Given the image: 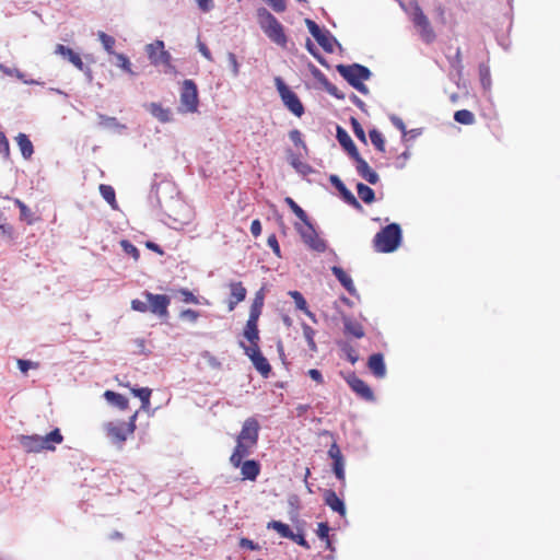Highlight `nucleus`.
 I'll return each mask as SVG.
<instances>
[{"mask_svg": "<svg viewBox=\"0 0 560 560\" xmlns=\"http://www.w3.org/2000/svg\"><path fill=\"white\" fill-rule=\"evenodd\" d=\"M144 301L135 299L131 301V308L140 313L150 312L161 319H166L170 315L168 306L171 299L166 294H153L149 291L142 292Z\"/></svg>", "mask_w": 560, "mask_h": 560, "instance_id": "1", "label": "nucleus"}, {"mask_svg": "<svg viewBox=\"0 0 560 560\" xmlns=\"http://www.w3.org/2000/svg\"><path fill=\"white\" fill-rule=\"evenodd\" d=\"M63 436L59 429H55L45 436L37 434L21 435L19 442L22 447L28 453H39L42 451H55L56 444H61Z\"/></svg>", "mask_w": 560, "mask_h": 560, "instance_id": "2", "label": "nucleus"}, {"mask_svg": "<svg viewBox=\"0 0 560 560\" xmlns=\"http://www.w3.org/2000/svg\"><path fill=\"white\" fill-rule=\"evenodd\" d=\"M138 415L139 411H136L127 422L107 421L104 423L103 429L112 443L121 446L135 433Z\"/></svg>", "mask_w": 560, "mask_h": 560, "instance_id": "3", "label": "nucleus"}, {"mask_svg": "<svg viewBox=\"0 0 560 560\" xmlns=\"http://www.w3.org/2000/svg\"><path fill=\"white\" fill-rule=\"evenodd\" d=\"M258 23L264 33L277 45L284 47L287 36L281 23L265 8L257 10Z\"/></svg>", "mask_w": 560, "mask_h": 560, "instance_id": "4", "label": "nucleus"}, {"mask_svg": "<svg viewBox=\"0 0 560 560\" xmlns=\"http://www.w3.org/2000/svg\"><path fill=\"white\" fill-rule=\"evenodd\" d=\"M401 230L397 223H392L383 228L374 236V248L378 253H392L400 244Z\"/></svg>", "mask_w": 560, "mask_h": 560, "instance_id": "5", "label": "nucleus"}, {"mask_svg": "<svg viewBox=\"0 0 560 560\" xmlns=\"http://www.w3.org/2000/svg\"><path fill=\"white\" fill-rule=\"evenodd\" d=\"M336 69L339 74L360 93L366 94L369 92L368 86L363 83V81L369 80L371 77V71L366 67L353 63L349 66L338 65Z\"/></svg>", "mask_w": 560, "mask_h": 560, "instance_id": "6", "label": "nucleus"}, {"mask_svg": "<svg viewBox=\"0 0 560 560\" xmlns=\"http://www.w3.org/2000/svg\"><path fill=\"white\" fill-rule=\"evenodd\" d=\"M410 18L415 26L419 30L421 38L425 43H432L435 39V33L430 24L428 16L423 13L417 1L409 3Z\"/></svg>", "mask_w": 560, "mask_h": 560, "instance_id": "7", "label": "nucleus"}, {"mask_svg": "<svg viewBox=\"0 0 560 560\" xmlns=\"http://www.w3.org/2000/svg\"><path fill=\"white\" fill-rule=\"evenodd\" d=\"M294 228L296 232L300 234L303 242L313 250L317 253H323L326 250V243L323 238H320L311 223L310 219L306 222L295 223Z\"/></svg>", "mask_w": 560, "mask_h": 560, "instance_id": "8", "label": "nucleus"}, {"mask_svg": "<svg viewBox=\"0 0 560 560\" xmlns=\"http://www.w3.org/2000/svg\"><path fill=\"white\" fill-rule=\"evenodd\" d=\"M277 90L284 106L295 116L301 117L304 114V107L298 95L291 91L280 77L275 79Z\"/></svg>", "mask_w": 560, "mask_h": 560, "instance_id": "9", "label": "nucleus"}, {"mask_svg": "<svg viewBox=\"0 0 560 560\" xmlns=\"http://www.w3.org/2000/svg\"><path fill=\"white\" fill-rule=\"evenodd\" d=\"M199 98L196 83L190 80H184L180 90V110L184 113H195L198 109Z\"/></svg>", "mask_w": 560, "mask_h": 560, "instance_id": "10", "label": "nucleus"}, {"mask_svg": "<svg viewBox=\"0 0 560 560\" xmlns=\"http://www.w3.org/2000/svg\"><path fill=\"white\" fill-rule=\"evenodd\" d=\"M145 51H147L148 58L152 65H154V66L163 65L164 67H166L168 69L174 68L171 62L172 56L167 50H165L163 40L158 39L151 44H148L145 46Z\"/></svg>", "mask_w": 560, "mask_h": 560, "instance_id": "11", "label": "nucleus"}, {"mask_svg": "<svg viewBox=\"0 0 560 560\" xmlns=\"http://www.w3.org/2000/svg\"><path fill=\"white\" fill-rule=\"evenodd\" d=\"M305 24L312 36L326 52H334L336 38L327 31L322 30L313 20L306 19Z\"/></svg>", "mask_w": 560, "mask_h": 560, "instance_id": "12", "label": "nucleus"}, {"mask_svg": "<svg viewBox=\"0 0 560 560\" xmlns=\"http://www.w3.org/2000/svg\"><path fill=\"white\" fill-rule=\"evenodd\" d=\"M242 346L255 369L260 373L262 377H268L271 372V366L268 360L261 354L259 346L246 347L243 343Z\"/></svg>", "mask_w": 560, "mask_h": 560, "instance_id": "13", "label": "nucleus"}, {"mask_svg": "<svg viewBox=\"0 0 560 560\" xmlns=\"http://www.w3.org/2000/svg\"><path fill=\"white\" fill-rule=\"evenodd\" d=\"M257 446L254 442H247L236 436V445L230 456V464L237 468L241 465V460L249 456L253 450Z\"/></svg>", "mask_w": 560, "mask_h": 560, "instance_id": "14", "label": "nucleus"}, {"mask_svg": "<svg viewBox=\"0 0 560 560\" xmlns=\"http://www.w3.org/2000/svg\"><path fill=\"white\" fill-rule=\"evenodd\" d=\"M347 384L350 388L362 399L366 401L374 400V394L371 387L354 373L349 374L346 377Z\"/></svg>", "mask_w": 560, "mask_h": 560, "instance_id": "15", "label": "nucleus"}, {"mask_svg": "<svg viewBox=\"0 0 560 560\" xmlns=\"http://www.w3.org/2000/svg\"><path fill=\"white\" fill-rule=\"evenodd\" d=\"M259 429L260 425L256 418H247L243 422L242 429L237 436L242 440H246L247 442H254L257 444L259 438Z\"/></svg>", "mask_w": 560, "mask_h": 560, "instance_id": "16", "label": "nucleus"}, {"mask_svg": "<svg viewBox=\"0 0 560 560\" xmlns=\"http://www.w3.org/2000/svg\"><path fill=\"white\" fill-rule=\"evenodd\" d=\"M353 160L355 162L357 172L363 179L372 185L378 183L380 177L377 173L370 167L368 162L360 154L353 158Z\"/></svg>", "mask_w": 560, "mask_h": 560, "instance_id": "17", "label": "nucleus"}, {"mask_svg": "<svg viewBox=\"0 0 560 560\" xmlns=\"http://www.w3.org/2000/svg\"><path fill=\"white\" fill-rule=\"evenodd\" d=\"M55 54L61 56L63 59L68 60L70 63H72L78 70L83 71L84 70V63L81 59V56L72 50L71 48L58 44L55 47Z\"/></svg>", "mask_w": 560, "mask_h": 560, "instance_id": "18", "label": "nucleus"}, {"mask_svg": "<svg viewBox=\"0 0 560 560\" xmlns=\"http://www.w3.org/2000/svg\"><path fill=\"white\" fill-rule=\"evenodd\" d=\"M330 183L335 186V188L340 192L345 202L350 205L355 209H361V205L354 195L346 187V185L341 182V179L337 175L330 176Z\"/></svg>", "mask_w": 560, "mask_h": 560, "instance_id": "19", "label": "nucleus"}, {"mask_svg": "<svg viewBox=\"0 0 560 560\" xmlns=\"http://www.w3.org/2000/svg\"><path fill=\"white\" fill-rule=\"evenodd\" d=\"M241 475L243 480L255 481L260 474V464L254 459L241 460Z\"/></svg>", "mask_w": 560, "mask_h": 560, "instance_id": "20", "label": "nucleus"}, {"mask_svg": "<svg viewBox=\"0 0 560 560\" xmlns=\"http://www.w3.org/2000/svg\"><path fill=\"white\" fill-rule=\"evenodd\" d=\"M325 504L328 505L334 512L340 516H346L347 510L345 502L337 495L334 490H326L324 493Z\"/></svg>", "mask_w": 560, "mask_h": 560, "instance_id": "21", "label": "nucleus"}, {"mask_svg": "<svg viewBox=\"0 0 560 560\" xmlns=\"http://www.w3.org/2000/svg\"><path fill=\"white\" fill-rule=\"evenodd\" d=\"M368 368L377 378H383L386 375V366L382 353H374L368 360Z\"/></svg>", "mask_w": 560, "mask_h": 560, "instance_id": "22", "label": "nucleus"}, {"mask_svg": "<svg viewBox=\"0 0 560 560\" xmlns=\"http://www.w3.org/2000/svg\"><path fill=\"white\" fill-rule=\"evenodd\" d=\"M230 290L229 311H233L240 302L245 300L247 291L242 282H232Z\"/></svg>", "mask_w": 560, "mask_h": 560, "instance_id": "23", "label": "nucleus"}, {"mask_svg": "<svg viewBox=\"0 0 560 560\" xmlns=\"http://www.w3.org/2000/svg\"><path fill=\"white\" fill-rule=\"evenodd\" d=\"M343 328H345V335L352 336L354 338L361 339L365 336L364 328L361 323L358 320L345 316L342 318Z\"/></svg>", "mask_w": 560, "mask_h": 560, "instance_id": "24", "label": "nucleus"}, {"mask_svg": "<svg viewBox=\"0 0 560 560\" xmlns=\"http://www.w3.org/2000/svg\"><path fill=\"white\" fill-rule=\"evenodd\" d=\"M337 139L341 147L348 152L351 159L360 154L351 137L341 127H337Z\"/></svg>", "mask_w": 560, "mask_h": 560, "instance_id": "25", "label": "nucleus"}, {"mask_svg": "<svg viewBox=\"0 0 560 560\" xmlns=\"http://www.w3.org/2000/svg\"><path fill=\"white\" fill-rule=\"evenodd\" d=\"M244 337L249 341V347L258 346L259 342V330L258 319L248 318L243 331Z\"/></svg>", "mask_w": 560, "mask_h": 560, "instance_id": "26", "label": "nucleus"}, {"mask_svg": "<svg viewBox=\"0 0 560 560\" xmlns=\"http://www.w3.org/2000/svg\"><path fill=\"white\" fill-rule=\"evenodd\" d=\"M331 272L351 295L355 294V287L351 277L341 267L332 266Z\"/></svg>", "mask_w": 560, "mask_h": 560, "instance_id": "27", "label": "nucleus"}, {"mask_svg": "<svg viewBox=\"0 0 560 560\" xmlns=\"http://www.w3.org/2000/svg\"><path fill=\"white\" fill-rule=\"evenodd\" d=\"M104 398L115 405L119 410H127L129 408V400L121 394H118L113 390H106L104 393Z\"/></svg>", "mask_w": 560, "mask_h": 560, "instance_id": "28", "label": "nucleus"}, {"mask_svg": "<svg viewBox=\"0 0 560 560\" xmlns=\"http://www.w3.org/2000/svg\"><path fill=\"white\" fill-rule=\"evenodd\" d=\"M16 143L20 148V151L24 159L28 160L34 153V148L32 141L28 139V137L25 133H19L15 137Z\"/></svg>", "mask_w": 560, "mask_h": 560, "instance_id": "29", "label": "nucleus"}, {"mask_svg": "<svg viewBox=\"0 0 560 560\" xmlns=\"http://www.w3.org/2000/svg\"><path fill=\"white\" fill-rule=\"evenodd\" d=\"M264 301H265L264 290L260 289L255 294V298H254L253 303L250 305L248 318L259 319V316L261 315V311H262V307H264Z\"/></svg>", "mask_w": 560, "mask_h": 560, "instance_id": "30", "label": "nucleus"}, {"mask_svg": "<svg viewBox=\"0 0 560 560\" xmlns=\"http://www.w3.org/2000/svg\"><path fill=\"white\" fill-rule=\"evenodd\" d=\"M267 528L275 529L282 538H293V532L288 524L280 521H271L267 524Z\"/></svg>", "mask_w": 560, "mask_h": 560, "instance_id": "31", "label": "nucleus"}, {"mask_svg": "<svg viewBox=\"0 0 560 560\" xmlns=\"http://www.w3.org/2000/svg\"><path fill=\"white\" fill-rule=\"evenodd\" d=\"M357 191L360 199L365 203H372L375 200L374 190L363 183H358Z\"/></svg>", "mask_w": 560, "mask_h": 560, "instance_id": "32", "label": "nucleus"}, {"mask_svg": "<svg viewBox=\"0 0 560 560\" xmlns=\"http://www.w3.org/2000/svg\"><path fill=\"white\" fill-rule=\"evenodd\" d=\"M130 390L136 397L140 398L141 404H142L141 408L143 410L149 409L150 397H151V393H152L151 389L148 387H142V388H130Z\"/></svg>", "mask_w": 560, "mask_h": 560, "instance_id": "33", "label": "nucleus"}, {"mask_svg": "<svg viewBox=\"0 0 560 560\" xmlns=\"http://www.w3.org/2000/svg\"><path fill=\"white\" fill-rule=\"evenodd\" d=\"M150 112L161 122H167L171 120L170 109L163 108L160 104L152 103L150 105Z\"/></svg>", "mask_w": 560, "mask_h": 560, "instance_id": "34", "label": "nucleus"}, {"mask_svg": "<svg viewBox=\"0 0 560 560\" xmlns=\"http://www.w3.org/2000/svg\"><path fill=\"white\" fill-rule=\"evenodd\" d=\"M100 194L102 197L114 208H117L116 194L112 186L101 184L100 185Z\"/></svg>", "mask_w": 560, "mask_h": 560, "instance_id": "35", "label": "nucleus"}, {"mask_svg": "<svg viewBox=\"0 0 560 560\" xmlns=\"http://www.w3.org/2000/svg\"><path fill=\"white\" fill-rule=\"evenodd\" d=\"M454 120L462 125H472L475 122V115L468 109H460L455 112Z\"/></svg>", "mask_w": 560, "mask_h": 560, "instance_id": "36", "label": "nucleus"}, {"mask_svg": "<svg viewBox=\"0 0 560 560\" xmlns=\"http://www.w3.org/2000/svg\"><path fill=\"white\" fill-rule=\"evenodd\" d=\"M478 72H479V79H480V83H481L482 88L485 90H489L491 88L490 68L487 65L481 63V65H479Z\"/></svg>", "mask_w": 560, "mask_h": 560, "instance_id": "37", "label": "nucleus"}, {"mask_svg": "<svg viewBox=\"0 0 560 560\" xmlns=\"http://www.w3.org/2000/svg\"><path fill=\"white\" fill-rule=\"evenodd\" d=\"M97 37L100 39V42L102 43L104 49L110 54V55H115L116 52H114V46H115V38L108 34H106L105 32H102L100 31L97 33Z\"/></svg>", "mask_w": 560, "mask_h": 560, "instance_id": "38", "label": "nucleus"}, {"mask_svg": "<svg viewBox=\"0 0 560 560\" xmlns=\"http://www.w3.org/2000/svg\"><path fill=\"white\" fill-rule=\"evenodd\" d=\"M372 144L380 151L385 152V139L377 129H372L369 132Z\"/></svg>", "mask_w": 560, "mask_h": 560, "instance_id": "39", "label": "nucleus"}, {"mask_svg": "<svg viewBox=\"0 0 560 560\" xmlns=\"http://www.w3.org/2000/svg\"><path fill=\"white\" fill-rule=\"evenodd\" d=\"M284 202L302 222H306L308 219L306 212L291 197H285Z\"/></svg>", "mask_w": 560, "mask_h": 560, "instance_id": "40", "label": "nucleus"}, {"mask_svg": "<svg viewBox=\"0 0 560 560\" xmlns=\"http://www.w3.org/2000/svg\"><path fill=\"white\" fill-rule=\"evenodd\" d=\"M116 57V65L120 69H122L125 72H127L130 75H136V72L131 68V62L129 58L124 54H115Z\"/></svg>", "mask_w": 560, "mask_h": 560, "instance_id": "41", "label": "nucleus"}, {"mask_svg": "<svg viewBox=\"0 0 560 560\" xmlns=\"http://www.w3.org/2000/svg\"><path fill=\"white\" fill-rule=\"evenodd\" d=\"M303 335H304V338L307 342L310 350L313 352L317 351V346L314 340L315 330L310 325L303 324Z\"/></svg>", "mask_w": 560, "mask_h": 560, "instance_id": "42", "label": "nucleus"}, {"mask_svg": "<svg viewBox=\"0 0 560 560\" xmlns=\"http://www.w3.org/2000/svg\"><path fill=\"white\" fill-rule=\"evenodd\" d=\"M332 470L338 478V480L341 481V483H345L346 481V474H345V459L343 456L339 457L338 459H332Z\"/></svg>", "mask_w": 560, "mask_h": 560, "instance_id": "43", "label": "nucleus"}, {"mask_svg": "<svg viewBox=\"0 0 560 560\" xmlns=\"http://www.w3.org/2000/svg\"><path fill=\"white\" fill-rule=\"evenodd\" d=\"M340 347H341L342 352L346 354L348 361L351 364H354L358 362L359 354H358L357 350L350 343L342 342V343H340Z\"/></svg>", "mask_w": 560, "mask_h": 560, "instance_id": "44", "label": "nucleus"}, {"mask_svg": "<svg viewBox=\"0 0 560 560\" xmlns=\"http://www.w3.org/2000/svg\"><path fill=\"white\" fill-rule=\"evenodd\" d=\"M350 122H351V127H352V131L353 133L355 135V137L361 141L363 142L364 144H366V136H365V132H364V129L363 127L361 126V124L358 121L357 118L354 117H351L350 119Z\"/></svg>", "mask_w": 560, "mask_h": 560, "instance_id": "45", "label": "nucleus"}, {"mask_svg": "<svg viewBox=\"0 0 560 560\" xmlns=\"http://www.w3.org/2000/svg\"><path fill=\"white\" fill-rule=\"evenodd\" d=\"M329 530H330V528H329L328 524L325 522L319 523L317 526V530H316L317 536L322 540L326 541L327 548H331V542L329 540Z\"/></svg>", "mask_w": 560, "mask_h": 560, "instance_id": "46", "label": "nucleus"}, {"mask_svg": "<svg viewBox=\"0 0 560 560\" xmlns=\"http://www.w3.org/2000/svg\"><path fill=\"white\" fill-rule=\"evenodd\" d=\"M199 316H200V313L195 310H191V308L183 310L179 313V318L183 320H187L189 323H196L198 320Z\"/></svg>", "mask_w": 560, "mask_h": 560, "instance_id": "47", "label": "nucleus"}, {"mask_svg": "<svg viewBox=\"0 0 560 560\" xmlns=\"http://www.w3.org/2000/svg\"><path fill=\"white\" fill-rule=\"evenodd\" d=\"M290 295L294 299V302L296 304V307L301 311L307 310V303L303 295L299 291H291Z\"/></svg>", "mask_w": 560, "mask_h": 560, "instance_id": "48", "label": "nucleus"}, {"mask_svg": "<svg viewBox=\"0 0 560 560\" xmlns=\"http://www.w3.org/2000/svg\"><path fill=\"white\" fill-rule=\"evenodd\" d=\"M120 245L124 248V250L128 255H131L136 260L139 258L140 254L138 248L135 245H132L129 241H121Z\"/></svg>", "mask_w": 560, "mask_h": 560, "instance_id": "49", "label": "nucleus"}, {"mask_svg": "<svg viewBox=\"0 0 560 560\" xmlns=\"http://www.w3.org/2000/svg\"><path fill=\"white\" fill-rule=\"evenodd\" d=\"M202 358L206 360V362L208 363V365L214 370H219L221 369V362L214 357L212 355L209 351H205L202 353Z\"/></svg>", "mask_w": 560, "mask_h": 560, "instance_id": "50", "label": "nucleus"}, {"mask_svg": "<svg viewBox=\"0 0 560 560\" xmlns=\"http://www.w3.org/2000/svg\"><path fill=\"white\" fill-rule=\"evenodd\" d=\"M267 244L272 249L273 254L277 257H281L280 246H279L277 236L275 234H271V235L268 236Z\"/></svg>", "mask_w": 560, "mask_h": 560, "instance_id": "51", "label": "nucleus"}, {"mask_svg": "<svg viewBox=\"0 0 560 560\" xmlns=\"http://www.w3.org/2000/svg\"><path fill=\"white\" fill-rule=\"evenodd\" d=\"M18 366H19L20 371L25 374L30 369H37L38 363L32 362L28 360L19 359Z\"/></svg>", "mask_w": 560, "mask_h": 560, "instance_id": "52", "label": "nucleus"}, {"mask_svg": "<svg viewBox=\"0 0 560 560\" xmlns=\"http://www.w3.org/2000/svg\"><path fill=\"white\" fill-rule=\"evenodd\" d=\"M0 236L4 240H12L13 226L8 223L0 224Z\"/></svg>", "mask_w": 560, "mask_h": 560, "instance_id": "53", "label": "nucleus"}, {"mask_svg": "<svg viewBox=\"0 0 560 560\" xmlns=\"http://www.w3.org/2000/svg\"><path fill=\"white\" fill-rule=\"evenodd\" d=\"M0 152L5 156L9 158L10 155V144L5 137V135L0 131Z\"/></svg>", "mask_w": 560, "mask_h": 560, "instance_id": "54", "label": "nucleus"}, {"mask_svg": "<svg viewBox=\"0 0 560 560\" xmlns=\"http://www.w3.org/2000/svg\"><path fill=\"white\" fill-rule=\"evenodd\" d=\"M264 1L267 2L272 8V10H275L278 13L283 12L287 8L285 0H264Z\"/></svg>", "mask_w": 560, "mask_h": 560, "instance_id": "55", "label": "nucleus"}, {"mask_svg": "<svg viewBox=\"0 0 560 560\" xmlns=\"http://www.w3.org/2000/svg\"><path fill=\"white\" fill-rule=\"evenodd\" d=\"M306 49L319 63L325 65L324 58L318 54L314 44L310 39L306 42Z\"/></svg>", "mask_w": 560, "mask_h": 560, "instance_id": "56", "label": "nucleus"}, {"mask_svg": "<svg viewBox=\"0 0 560 560\" xmlns=\"http://www.w3.org/2000/svg\"><path fill=\"white\" fill-rule=\"evenodd\" d=\"M328 456L331 459H338L342 456L341 450L336 441H334L328 450Z\"/></svg>", "mask_w": 560, "mask_h": 560, "instance_id": "57", "label": "nucleus"}, {"mask_svg": "<svg viewBox=\"0 0 560 560\" xmlns=\"http://www.w3.org/2000/svg\"><path fill=\"white\" fill-rule=\"evenodd\" d=\"M228 60H229V63H230V66L232 68L233 75L236 77L238 74V72H240V65L237 62L235 54L229 52L228 54Z\"/></svg>", "mask_w": 560, "mask_h": 560, "instance_id": "58", "label": "nucleus"}, {"mask_svg": "<svg viewBox=\"0 0 560 560\" xmlns=\"http://www.w3.org/2000/svg\"><path fill=\"white\" fill-rule=\"evenodd\" d=\"M180 294L183 296V301L185 303H194V304H197L198 303V299L194 295L192 292H190L189 290L187 289H182L180 291Z\"/></svg>", "mask_w": 560, "mask_h": 560, "instance_id": "59", "label": "nucleus"}, {"mask_svg": "<svg viewBox=\"0 0 560 560\" xmlns=\"http://www.w3.org/2000/svg\"><path fill=\"white\" fill-rule=\"evenodd\" d=\"M290 139L295 145H304V141L302 139V133L298 129H293L289 133Z\"/></svg>", "mask_w": 560, "mask_h": 560, "instance_id": "60", "label": "nucleus"}, {"mask_svg": "<svg viewBox=\"0 0 560 560\" xmlns=\"http://www.w3.org/2000/svg\"><path fill=\"white\" fill-rule=\"evenodd\" d=\"M307 375L315 381L317 384H323L324 378L319 370L317 369H311L307 371Z\"/></svg>", "mask_w": 560, "mask_h": 560, "instance_id": "61", "label": "nucleus"}, {"mask_svg": "<svg viewBox=\"0 0 560 560\" xmlns=\"http://www.w3.org/2000/svg\"><path fill=\"white\" fill-rule=\"evenodd\" d=\"M292 541L296 542L299 546L304 547L305 549H310L308 542L305 540L303 534L293 533V538H290Z\"/></svg>", "mask_w": 560, "mask_h": 560, "instance_id": "62", "label": "nucleus"}, {"mask_svg": "<svg viewBox=\"0 0 560 560\" xmlns=\"http://www.w3.org/2000/svg\"><path fill=\"white\" fill-rule=\"evenodd\" d=\"M250 232L254 237H258L261 234V223L258 219H255L250 224Z\"/></svg>", "mask_w": 560, "mask_h": 560, "instance_id": "63", "label": "nucleus"}, {"mask_svg": "<svg viewBox=\"0 0 560 560\" xmlns=\"http://www.w3.org/2000/svg\"><path fill=\"white\" fill-rule=\"evenodd\" d=\"M198 49L206 59H208L209 61L213 60L212 55L205 43L199 42Z\"/></svg>", "mask_w": 560, "mask_h": 560, "instance_id": "64", "label": "nucleus"}]
</instances>
